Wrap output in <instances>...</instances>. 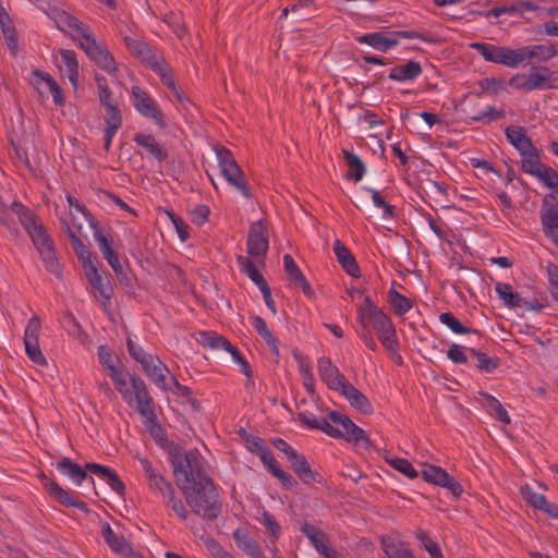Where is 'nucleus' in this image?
Segmentation results:
<instances>
[{
    "instance_id": "1",
    "label": "nucleus",
    "mask_w": 558,
    "mask_h": 558,
    "mask_svg": "<svg viewBox=\"0 0 558 558\" xmlns=\"http://www.w3.org/2000/svg\"><path fill=\"white\" fill-rule=\"evenodd\" d=\"M206 461L197 450L177 452L172 457L173 475L191 510L206 520L221 511L219 495L206 472Z\"/></svg>"
},
{
    "instance_id": "2",
    "label": "nucleus",
    "mask_w": 558,
    "mask_h": 558,
    "mask_svg": "<svg viewBox=\"0 0 558 558\" xmlns=\"http://www.w3.org/2000/svg\"><path fill=\"white\" fill-rule=\"evenodd\" d=\"M56 23L59 29L65 32L68 29L76 32L78 46L87 57L100 69L109 74L118 71L117 63L105 45L96 41V38L89 27L75 16L68 12H59L56 15Z\"/></svg>"
},
{
    "instance_id": "3",
    "label": "nucleus",
    "mask_w": 558,
    "mask_h": 558,
    "mask_svg": "<svg viewBox=\"0 0 558 558\" xmlns=\"http://www.w3.org/2000/svg\"><path fill=\"white\" fill-rule=\"evenodd\" d=\"M299 420L303 425L312 429H319L330 437L344 438L347 441L364 449H368L372 446V441L366 433L340 412L330 411L328 420L324 417L318 418L308 412H302L299 413Z\"/></svg>"
},
{
    "instance_id": "4",
    "label": "nucleus",
    "mask_w": 558,
    "mask_h": 558,
    "mask_svg": "<svg viewBox=\"0 0 558 558\" xmlns=\"http://www.w3.org/2000/svg\"><path fill=\"white\" fill-rule=\"evenodd\" d=\"M356 318L363 328H374L381 344L389 351L398 350L396 328L389 316L366 295L364 303L359 306Z\"/></svg>"
},
{
    "instance_id": "5",
    "label": "nucleus",
    "mask_w": 558,
    "mask_h": 558,
    "mask_svg": "<svg viewBox=\"0 0 558 558\" xmlns=\"http://www.w3.org/2000/svg\"><path fill=\"white\" fill-rule=\"evenodd\" d=\"M399 38L420 39L425 43L435 41L432 36L415 31H395L389 32L388 35L383 32L367 33L357 37L356 40L378 51L387 52L399 44Z\"/></svg>"
},
{
    "instance_id": "6",
    "label": "nucleus",
    "mask_w": 558,
    "mask_h": 558,
    "mask_svg": "<svg viewBox=\"0 0 558 558\" xmlns=\"http://www.w3.org/2000/svg\"><path fill=\"white\" fill-rule=\"evenodd\" d=\"M221 175L235 187L244 197L250 198L251 193L244 180L243 171L236 163L232 153L223 146L215 148Z\"/></svg>"
},
{
    "instance_id": "7",
    "label": "nucleus",
    "mask_w": 558,
    "mask_h": 558,
    "mask_svg": "<svg viewBox=\"0 0 558 558\" xmlns=\"http://www.w3.org/2000/svg\"><path fill=\"white\" fill-rule=\"evenodd\" d=\"M149 377V379L165 391L173 390V388H180L181 385L174 376L167 378L169 374L168 366L161 362L157 355L148 353L141 362H138Z\"/></svg>"
},
{
    "instance_id": "8",
    "label": "nucleus",
    "mask_w": 558,
    "mask_h": 558,
    "mask_svg": "<svg viewBox=\"0 0 558 558\" xmlns=\"http://www.w3.org/2000/svg\"><path fill=\"white\" fill-rule=\"evenodd\" d=\"M269 246L268 230L262 221L251 225L247 235V254L248 258L255 260L256 264H264Z\"/></svg>"
},
{
    "instance_id": "9",
    "label": "nucleus",
    "mask_w": 558,
    "mask_h": 558,
    "mask_svg": "<svg viewBox=\"0 0 558 558\" xmlns=\"http://www.w3.org/2000/svg\"><path fill=\"white\" fill-rule=\"evenodd\" d=\"M132 401H136V410L147 421L155 422L156 413L154 400L150 397L145 381L136 376L130 377Z\"/></svg>"
},
{
    "instance_id": "10",
    "label": "nucleus",
    "mask_w": 558,
    "mask_h": 558,
    "mask_svg": "<svg viewBox=\"0 0 558 558\" xmlns=\"http://www.w3.org/2000/svg\"><path fill=\"white\" fill-rule=\"evenodd\" d=\"M132 100L135 109L142 116L153 120L161 129L167 126L163 114L155 100L138 86L132 87Z\"/></svg>"
},
{
    "instance_id": "11",
    "label": "nucleus",
    "mask_w": 558,
    "mask_h": 558,
    "mask_svg": "<svg viewBox=\"0 0 558 558\" xmlns=\"http://www.w3.org/2000/svg\"><path fill=\"white\" fill-rule=\"evenodd\" d=\"M422 477L427 483L447 488L454 497L463 493L462 485L440 466L423 464Z\"/></svg>"
},
{
    "instance_id": "12",
    "label": "nucleus",
    "mask_w": 558,
    "mask_h": 558,
    "mask_svg": "<svg viewBox=\"0 0 558 558\" xmlns=\"http://www.w3.org/2000/svg\"><path fill=\"white\" fill-rule=\"evenodd\" d=\"M557 54V49L551 44L524 46L517 49V65L532 63L533 61L546 62Z\"/></svg>"
},
{
    "instance_id": "13",
    "label": "nucleus",
    "mask_w": 558,
    "mask_h": 558,
    "mask_svg": "<svg viewBox=\"0 0 558 558\" xmlns=\"http://www.w3.org/2000/svg\"><path fill=\"white\" fill-rule=\"evenodd\" d=\"M33 243L41 257L45 268L52 275L60 277V264L56 254L53 241L49 234L47 233L40 238L37 236V240L33 241Z\"/></svg>"
},
{
    "instance_id": "14",
    "label": "nucleus",
    "mask_w": 558,
    "mask_h": 558,
    "mask_svg": "<svg viewBox=\"0 0 558 558\" xmlns=\"http://www.w3.org/2000/svg\"><path fill=\"white\" fill-rule=\"evenodd\" d=\"M40 477L49 495L59 504L65 507H73L83 511H88L86 504L80 500L76 495L63 489L58 483L49 480L45 474H41Z\"/></svg>"
},
{
    "instance_id": "15",
    "label": "nucleus",
    "mask_w": 558,
    "mask_h": 558,
    "mask_svg": "<svg viewBox=\"0 0 558 558\" xmlns=\"http://www.w3.org/2000/svg\"><path fill=\"white\" fill-rule=\"evenodd\" d=\"M318 374L320 379L332 390L340 391L348 383L344 375L327 356L318 359Z\"/></svg>"
},
{
    "instance_id": "16",
    "label": "nucleus",
    "mask_w": 558,
    "mask_h": 558,
    "mask_svg": "<svg viewBox=\"0 0 558 558\" xmlns=\"http://www.w3.org/2000/svg\"><path fill=\"white\" fill-rule=\"evenodd\" d=\"M12 211L19 217L20 222L27 231L32 241L37 240L38 238L47 234L45 227L37 220L36 216L22 204L14 202L11 205Z\"/></svg>"
},
{
    "instance_id": "17",
    "label": "nucleus",
    "mask_w": 558,
    "mask_h": 558,
    "mask_svg": "<svg viewBox=\"0 0 558 558\" xmlns=\"http://www.w3.org/2000/svg\"><path fill=\"white\" fill-rule=\"evenodd\" d=\"M93 229L95 241L97 242L98 247L104 255V258L108 262L112 270L118 276L122 275L123 266L119 260L118 254L111 247L110 240L102 233L98 225L94 223Z\"/></svg>"
},
{
    "instance_id": "18",
    "label": "nucleus",
    "mask_w": 558,
    "mask_h": 558,
    "mask_svg": "<svg viewBox=\"0 0 558 558\" xmlns=\"http://www.w3.org/2000/svg\"><path fill=\"white\" fill-rule=\"evenodd\" d=\"M32 84L38 90V93L41 94V87L43 85H46L49 92L52 94L54 104L58 106L64 105L65 98L62 94V90L57 81L49 73L35 69L32 71Z\"/></svg>"
},
{
    "instance_id": "19",
    "label": "nucleus",
    "mask_w": 558,
    "mask_h": 558,
    "mask_svg": "<svg viewBox=\"0 0 558 558\" xmlns=\"http://www.w3.org/2000/svg\"><path fill=\"white\" fill-rule=\"evenodd\" d=\"M85 468L90 473L97 475L99 478L105 481L111 487V489L116 492L118 495H124L125 486L121 478L112 469L94 462L86 463Z\"/></svg>"
},
{
    "instance_id": "20",
    "label": "nucleus",
    "mask_w": 558,
    "mask_h": 558,
    "mask_svg": "<svg viewBox=\"0 0 558 558\" xmlns=\"http://www.w3.org/2000/svg\"><path fill=\"white\" fill-rule=\"evenodd\" d=\"M102 537L109 548L124 558L133 556L134 550L131 544L125 539L123 535L116 534L109 523H105L102 527Z\"/></svg>"
},
{
    "instance_id": "21",
    "label": "nucleus",
    "mask_w": 558,
    "mask_h": 558,
    "mask_svg": "<svg viewBox=\"0 0 558 558\" xmlns=\"http://www.w3.org/2000/svg\"><path fill=\"white\" fill-rule=\"evenodd\" d=\"M541 218L544 233L558 245V203L547 205L545 201Z\"/></svg>"
},
{
    "instance_id": "22",
    "label": "nucleus",
    "mask_w": 558,
    "mask_h": 558,
    "mask_svg": "<svg viewBox=\"0 0 558 558\" xmlns=\"http://www.w3.org/2000/svg\"><path fill=\"white\" fill-rule=\"evenodd\" d=\"M288 461L295 475L305 485H311L317 481V473L312 470L304 454L298 451L295 453L290 452V459Z\"/></svg>"
},
{
    "instance_id": "23",
    "label": "nucleus",
    "mask_w": 558,
    "mask_h": 558,
    "mask_svg": "<svg viewBox=\"0 0 558 558\" xmlns=\"http://www.w3.org/2000/svg\"><path fill=\"white\" fill-rule=\"evenodd\" d=\"M496 292L504 303L511 307H524L529 310L539 308L535 302H529L523 299L519 293L513 292L512 287L509 283L498 282L496 284Z\"/></svg>"
},
{
    "instance_id": "24",
    "label": "nucleus",
    "mask_w": 558,
    "mask_h": 558,
    "mask_svg": "<svg viewBox=\"0 0 558 558\" xmlns=\"http://www.w3.org/2000/svg\"><path fill=\"white\" fill-rule=\"evenodd\" d=\"M333 253L343 270L351 277L360 276V267L350 250L340 240L333 242Z\"/></svg>"
},
{
    "instance_id": "25",
    "label": "nucleus",
    "mask_w": 558,
    "mask_h": 558,
    "mask_svg": "<svg viewBox=\"0 0 558 558\" xmlns=\"http://www.w3.org/2000/svg\"><path fill=\"white\" fill-rule=\"evenodd\" d=\"M56 468L70 477L74 484L81 485L84 481H89L94 484V478L87 475L86 468H82L80 464L73 462L69 458H62L60 461L56 463Z\"/></svg>"
},
{
    "instance_id": "26",
    "label": "nucleus",
    "mask_w": 558,
    "mask_h": 558,
    "mask_svg": "<svg viewBox=\"0 0 558 558\" xmlns=\"http://www.w3.org/2000/svg\"><path fill=\"white\" fill-rule=\"evenodd\" d=\"M283 267L284 271L288 275V278L298 287H300L303 293L307 296H312L314 291L310 284V282L304 277L303 272L295 264L293 257L290 254H286L283 256Z\"/></svg>"
},
{
    "instance_id": "27",
    "label": "nucleus",
    "mask_w": 558,
    "mask_h": 558,
    "mask_svg": "<svg viewBox=\"0 0 558 558\" xmlns=\"http://www.w3.org/2000/svg\"><path fill=\"white\" fill-rule=\"evenodd\" d=\"M339 392L361 413L371 414L373 412V407L368 398L350 381H348Z\"/></svg>"
},
{
    "instance_id": "28",
    "label": "nucleus",
    "mask_w": 558,
    "mask_h": 558,
    "mask_svg": "<svg viewBox=\"0 0 558 558\" xmlns=\"http://www.w3.org/2000/svg\"><path fill=\"white\" fill-rule=\"evenodd\" d=\"M553 72L547 66H533L529 72V90L553 88Z\"/></svg>"
},
{
    "instance_id": "29",
    "label": "nucleus",
    "mask_w": 558,
    "mask_h": 558,
    "mask_svg": "<svg viewBox=\"0 0 558 558\" xmlns=\"http://www.w3.org/2000/svg\"><path fill=\"white\" fill-rule=\"evenodd\" d=\"M422 73L421 63L414 60L408 61L403 65L395 66L390 70L388 77L397 82L413 81Z\"/></svg>"
},
{
    "instance_id": "30",
    "label": "nucleus",
    "mask_w": 558,
    "mask_h": 558,
    "mask_svg": "<svg viewBox=\"0 0 558 558\" xmlns=\"http://www.w3.org/2000/svg\"><path fill=\"white\" fill-rule=\"evenodd\" d=\"M505 133L507 140L518 149L520 155L534 147L531 138L526 135V132L522 126H508Z\"/></svg>"
},
{
    "instance_id": "31",
    "label": "nucleus",
    "mask_w": 558,
    "mask_h": 558,
    "mask_svg": "<svg viewBox=\"0 0 558 558\" xmlns=\"http://www.w3.org/2000/svg\"><path fill=\"white\" fill-rule=\"evenodd\" d=\"M198 342L204 347L213 350H223L231 354V351L235 349L230 341L214 332V331H203L199 333Z\"/></svg>"
},
{
    "instance_id": "32",
    "label": "nucleus",
    "mask_w": 558,
    "mask_h": 558,
    "mask_svg": "<svg viewBox=\"0 0 558 558\" xmlns=\"http://www.w3.org/2000/svg\"><path fill=\"white\" fill-rule=\"evenodd\" d=\"M134 142L138 146L145 148L148 154L154 156L159 161H163L168 156L167 151L159 145L153 135L137 133L134 136Z\"/></svg>"
},
{
    "instance_id": "33",
    "label": "nucleus",
    "mask_w": 558,
    "mask_h": 558,
    "mask_svg": "<svg viewBox=\"0 0 558 558\" xmlns=\"http://www.w3.org/2000/svg\"><path fill=\"white\" fill-rule=\"evenodd\" d=\"M252 325L256 332L263 338V340L269 345L272 354L279 357V341L269 330L266 322L260 316L252 317Z\"/></svg>"
},
{
    "instance_id": "34",
    "label": "nucleus",
    "mask_w": 558,
    "mask_h": 558,
    "mask_svg": "<svg viewBox=\"0 0 558 558\" xmlns=\"http://www.w3.org/2000/svg\"><path fill=\"white\" fill-rule=\"evenodd\" d=\"M489 62L502 64L512 69L518 68L517 49H511L507 46H494Z\"/></svg>"
},
{
    "instance_id": "35",
    "label": "nucleus",
    "mask_w": 558,
    "mask_h": 558,
    "mask_svg": "<svg viewBox=\"0 0 558 558\" xmlns=\"http://www.w3.org/2000/svg\"><path fill=\"white\" fill-rule=\"evenodd\" d=\"M236 260L242 272L247 275L248 278L259 288V290L264 289L265 287H268V283L266 282L265 278L257 270V264L255 263L254 259L240 255L236 257Z\"/></svg>"
},
{
    "instance_id": "36",
    "label": "nucleus",
    "mask_w": 558,
    "mask_h": 558,
    "mask_svg": "<svg viewBox=\"0 0 558 558\" xmlns=\"http://www.w3.org/2000/svg\"><path fill=\"white\" fill-rule=\"evenodd\" d=\"M62 62L65 65L68 77L71 84L76 88L78 85L80 66L76 59V53L70 49H60Z\"/></svg>"
},
{
    "instance_id": "37",
    "label": "nucleus",
    "mask_w": 558,
    "mask_h": 558,
    "mask_svg": "<svg viewBox=\"0 0 558 558\" xmlns=\"http://www.w3.org/2000/svg\"><path fill=\"white\" fill-rule=\"evenodd\" d=\"M343 157L347 162V166L349 167L347 178L355 182L361 181L366 170L364 162L360 159L357 155L350 153L348 150H343Z\"/></svg>"
},
{
    "instance_id": "38",
    "label": "nucleus",
    "mask_w": 558,
    "mask_h": 558,
    "mask_svg": "<svg viewBox=\"0 0 558 558\" xmlns=\"http://www.w3.org/2000/svg\"><path fill=\"white\" fill-rule=\"evenodd\" d=\"M69 238L71 240L73 250L77 256V258L82 262L84 269L89 268V265H95L93 260V255L87 248V246L83 243V241L68 228Z\"/></svg>"
},
{
    "instance_id": "39",
    "label": "nucleus",
    "mask_w": 558,
    "mask_h": 558,
    "mask_svg": "<svg viewBox=\"0 0 558 558\" xmlns=\"http://www.w3.org/2000/svg\"><path fill=\"white\" fill-rule=\"evenodd\" d=\"M543 166L539 150L535 146L531 150L521 154V169L525 173L534 175Z\"/></svg>"
},
{
    "instance_id": "40",
    "label": "nucleus",
    "mask_w": 558,
    "mask_h": 558,
    "mask_svg": "<svg viewBox=\"0 0 558 558\" xmlns=\"http://www.w3.org/2000/svg\"><path fill=\"white\" fill-rule=\"evenodd\" d=\"M86 277L89 283L99 292L105 300H110L112 295V288L105 284L101 275L98 272L95 265H89V268L85 269Z\"/></svg>"
},
{
    "instance_id": "41",
    "label": "nucleus",
    "mask_w": 558,
    "mask_h": 558,
    "mask_svg": "<svg viewBox=\"0 0 558 558\" xmlns=\"http://www.w3.org/2000/svg\"><path fill=\"white\" fill-rule=\"evenodd\" d=\"M109 375L123 400L130 404L132 402V392L129 387L130 379L128 378V374L122 369L112 368V372H110Z\"/></svg>"
},
{
    "instance_id": "42",
    "label": "nucleus",
    "mask_w": 558,
    "mask_h": 558,
    "mask_svg": "<svg viewBox=\"0 0 558 558\" xmlns=\"http://www.w3.org/2000/svg\"><path fill=\"white\" fill-rule=\"evenodd\" d=\"M533 177H535L544 185L553 190L555 195H550L553 199L558 196V172L544 165Z\"/></svg>"
},
{
    "instance_id": "43",
    "label": "nucleus",
    "mask_w": 558,
    "mask_h": 558,
    "mask_svg": "<svg viewBox=\"0 0 558 558\" xmlns=\"http://www.w3.org/2000/svg\"><path fill=\"white\" fill-rule=\"evenodd\" d=\"M482 397L485 400V407L488 409L490 415L504 424H510L511 418L499 400L488 393H482Z\"/></svg>"
},
{
    "instance_id": "44",
    "label": "nucleus",
    "mask_w": 558,
    "mask_h": 558,
    "mask_svg": "<svg viewBox=\"0 0 558 558\" xmlns=\"http://www.w3.org/2000/svg\"><path fill=\"white\" fill-rule=\"evenodd\" d=\"M388 301L393 308L395 314L398 316H403L413 306L412 302L407 296L402 295L393 288L390 289L388 293Z\"/></svg>"
},
{
    "instance_id": "45",
    "label": "nucleus",
    "mask_w": 558,
    "mask_h": 558,
    "mask_svg": "<svg viewBox=\"0 0 558 558\" xmlns=\"http://www.w3.org/2000/svg\"><path fill=\"white\" fill-rule=\"evenodd\" d=\"M301 532L310 539L317 551L327 545V537L324 531L313 524L305 522L301 526Z\"/></svg>"
},
{
    "instance_id": "46",
    "label": "nucleus",
    "mask_w": 558,
    "mask_h": 558,
    "mask_svg": "<svg viewBox=\"0 0 558 558\" xmlns=\"http://www.w3.org/2000/svg\"><path fill=\"white\" fill-rule=\"evenodd\" d=\"M234 538L238 543V546L251 558H258L263 553L257 544V542L246 534H240L239 531L234 533Z\"/></svg>"
},
{
    "instance_id": "47",
    "label": "nucleus",
    "mask_w": 558,
    "mask_h": 558,
    "mask_svg": "<svg viewBox=\"0 0 558 558\" xmlns=\"http://www.w3.org/2000/svg\"><path fill=\"white\" fill-rule=\"evenodd\" d=\"M470 353L476 359V367L480 371L492 373L499 366V360L496 357H490L486 353L482 351H477L475 349H469Z\"/></svg>"
},
{
    "instance_id": "48",
    "label": "nucleus",
    "mask_w": 558,
    "mask_h": 558,
    "mask_svg": "<svg viewBox=\"0 0 558 558\" xmlns=\"http://www.w3.org/2000/svg\"><path fill=\"white\" fill-rule=\"evenodd\" d=\"M105 131L117 133L122 126V114L118 106L105 109Z\"/></svg>"
},
{
    "instance_id": "49",
    "label": "nucleus",
    "mask_w": 558,
    "mask_h": 558,
    "mask_svg": "<svg viewBox=\"0 0 558 558\" xmlns=\"http://www.w3.org/2000/svg\"><path fill=\"white\" fill-rule=\"evenodd\" d=\"M388 464L395 470L399 471L410 480L418 476V472L414 469L411 462L403 458H392L387 460Z\"/></svg>"
},
{
    "instance_id": "50",
    "label": "nucleus",
    "mask_w": 558,
    "mask_h": 558,
    "mask_svg": "<svg viewBox=\"0 0 558 558\" xmlns=\"http://www.w3.org/2000/svg\"><path fill=\"white\" fill-rule=\"evenodd\" d=\"M416 538L421 542L422 547L430 555L432 558H445L438 544L432 541L425 531H417Z\"/></svg>"
},
{
    "instance_id": "51",
    "label": "nucleus",
    "mask_w": 558,
    "mask_h": 558,
    "mask_svg": "<svg viewBox=\"0 0 558 558\" xmlns=\"http://www.w3.org/2000/svg\"><path fill=\"white\" fill-rule=\"evenodd\" d=\"M62 326L66 330V332L72 337L81 338L82 336H84L82 326L71 312L63 313Z\"/></svg>"
},
{
    "instance_id": "52",
    "label": "nucleus",
    "mask_w": 558,
    "mask_h": 558,
    "mask_svg": "<svg viewBox=\"0 0 558 558\" xmlns=\"http://www.w3.org/2000/svg\"><path fill=\"white\" fill-rule=\"evenodd\" d=\"M124 43L129 51L137 58L145 60L149 57L150 51L145 43L130 36L124 37Z\"/></svg>"
},
{
    "instance_id": "53",
    "label": "nucleus",
    "mask_w": 558,
    "mask_h": 558,
    "mask_svg": "<svg viewBox=\"0 0 558 558\" xmlns=\"http://www.w3.org/2000/svg\"><path fill=\"white\" fill-rule=\"evenodd\" d=\"M439 320L457 335H465L471 331L469 328L464 327L461 322L450 312L441 313L439 315Z\"/></svg>"
},
{
    "instance_id": "54",
    "label": "nucleus",
    "mask_w": 558,
    "mask_h": 558,
    "mask_svg": "<svg viewBox=\"0 0 558 558\" xmlns=\"http://www.w3.org/2000/svg\"><path fill=\"white\" fill-rule=\"evenodd\" d=\"M95 80L97 83L99 101H100L101 106L105 109L114 107L116 105L112 102V99H111L112 94L107 84V80L100 75H96Z\"/></svg>"
},
{
    "instance_id": "55",
    "label": "nucleus",
    "mask_w": 558,
    "mask_h": 558,
    "mask_svg": "<svg viewBox=\"0 0 558 558\" xmlns=\"http://www.w3.org/2000/svg\"><path fill=\"white\" fill-rule=\"evenodd\" d=\"M521 495L535 509L546 505V497L534 492L529 485L521 487Z\"/></svg>"
},
{
    "instance_id": "56",
    "label": "nucleus",
    "mask_w": 558,
    "mask_h": 558,
    "mask_svg": "<svg viewBox=\"0 0 558 558\" xmlns=\"http://www.w3.org/2000/svg\"><path fill=\"white\" fill-rule=\"evenodd\" d=\"M24 344L26 354L35 364L43 367L48 365L47 360L40 350L39 342H27Z\"/></svg>"
},
{
    "instance_id": "57",
    "label": "nucleus",
    "mask_w": 558,
    "mask_h": 558,
    "mask_svg": "<svg viewBox=\"0 0 558 558\" xmlns=\"http://www.w3.org/2000/svg\"><path fill=\"white\" fill-rule=\"evenodd\" d=\"M41 328L40 319L37 316H33L25 328L24 343L27 342H39V331Z\"/></svg>"
},
{
    "instance_id": "58",
    "label": "nucleus",
    "mask_w": 558,
    "mask_h": 558,
    "mask_svg": "<svg viewBox=\"0 0 558 558\" xmlns=\"http://www.w3.org/2000/svg\"><path fill=\"white\" fill-rule=\"evenodd\" d=\"M504 117L505 112L502 110H497L495 107L488 106L485 110L478 112L475 116H472L471 119L473 121L489 123Z\"/></svg>"
},
{
    "instance_id": "59",
    "label": "nucleus",
    "mask_w": 558,
    "mask_h": 558,
    "mask_svg": "<svg viewBox=\"0 0 558 558\" xmlns=\"http://www.w3.org/2000/svg\"><path fill=\"white\" fill-rule=\"evenodd\" d=\"M166 497L169 499V504L174 513L183 521L187 519V510L180 498L175 496L174 489L171 488L166 493Z\"/></svg>"
},
{
    "instance_id": "60",
    "label": "nucleus",
    "mask_w": 558,
    "mask_h": 558,
    "mask_svg": "<svg viewBox=\"0 0 558 558\" xmlns=\"http://www.w3.org/2000/svg\"><path fill=\"white\" fill-rule=\"evenodd\" d=\"M166 497L169 499V504L174 513L183 521L187 519V510L180 498L175 496L174 489L171 488L166 493Z\"/></svg>"
},
{
    "instance_id": "61",
    "label": "nucleus",
    "mask_w": 558,
    "mask_h": 558,
    "mask_svg": "<svg viewBox=\"0 0 558 558\" xmlns=\"http://www.w3.org/2000/svg\"><path fill=\"white\" fill-rule=\"evenodd\" d=\"M549 292L555 301H558V265L549 262L546 266Z\"/></svg>"
},
{
    "instance_id": "62",
    "label": "nucleus",
    "mask_w": 558,
    "mask_h": 558,
    "mask_svg": "<svg viewBox=\"0 0 558 558\" xmlns=\"http://www.w3.org/2000/svg\"><path fill=\"white\" fill-rule=\"evenodd\" d=\"M260 521L265 525L269 534L275 539H277L281 533V527L277 522L276 518L271 513L264 511Z\"/></svg>"
},
{
    "instance_id": "63",
    "label": "nucleus",
    "mask_w": 558,
    "mask_h": 558,
    "mask_svg": "<svg viewBox=\"0 0 558 558\" xmlns=\"http://www.w3.org/2000/svg\"><path fill=\"white\" fill-rule=\"evenodd\" d=\"M210 214V209L207 205L199 204L197 205L192 211H191V218L193 223H196L198 226L204 225Z\"/></svg>"
},
{
    "instance_id": "64",
    "label": "nucleus",
    "mask_w": 558,
    "mask_h": 558,
    "mask_svg": "<svg viewBox=\"0 0 558 558\" xmlns=\"http://www.w3.org/2000/svg\"><path fill=\"white\" fill-rule=\"evenodd\" d=\"M207 549L215 558H234L230 553L225 550L214 538L205 541Z\"/></svg>"
}]
</instances>
